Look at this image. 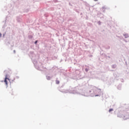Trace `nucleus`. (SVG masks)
Instances as JSON below:
<instances>
[{
    "label": "nucleus",
    "instance_id": "1",
    "mask_svg": "<svg viewBox=\"0 0 129 129\" xmlns=\"http://www.w3.org/2000/svg\"><path fill=\"white\" fill-rule=\"evenodd\" d=\"M7 80H9V78H6L5 79V81H4V82H5V84L7 85V86H8V81Z\"/></svg>",
    "mask_w": 129,
    "mask_h": 129
},
{
    "label": "nucleus",
    "instance_id": "2",
    "mask_svg": "<svg viewBox=\"0 0 129 129\" xmlns=\"http://www.w3.org/2000/svg\"><path fill=\"white\" fill-rule=\"evenodd\" d=\"M59 83H60V81L58 80H56V84H59Z\"/></svg>",
    "mask_w": 129,
    "mask_h": 129
},
{
    "label": "nucleus",
    "instance_id": "3",
    "mask_svg": "<svg viewBox=\"0 0 129 129\" xmlns=\"http://www.w3.org/2000/svg\"><path fill=\"white\" fill-rule=\"evenodd\" d=\"M47 80H51V77H47Z\"/></svg>",
    "mask_w": 129,
    "mask_h": 129
},
{
    "label": "nucleus",
    "instance_id": "4",
    "mask_svg": "<svg viewBox=\"0 0 129 129\" xmlns=\"http://www.w3.org/2000/svg\"><path fill=\"white\" fill-rule=\"evenodd\" d=\"M113 111V109H110L109 110V112H111V111Z\"/></svg>",
    "mask_w": 129,
    "mask_h": 129
},
{
    "label": "nucleus",
    "instance_id": "5",
    "mask_svg": "<svg viewBox=\"0 0 129 129\" xmlns=\"http://www.w3.org/2000/svg\"><path fill=\"white\" fill-rule=\"evenodd\" d=\"M38 43V41H36L35 42V44H37Z\"/></svg>",
    "mask_w": 129,
    "mask_h": 129
},
{
    "label": "nucleus",
    "instance_id": "6",
    "mask_svg": "<svg viewBox=\"0 0 129 129\" xmlns=\"http://www.w3.org/2000/svg\"><path fill=\"white\" fill-rule=\"evenodd\" d=\"M2 37V34L0 33V38Z\"/></svg>",
    "mask_w": 129,
    "mask_h": 129
},
{
    "label": "nucleus",
    "instance_id": "7",
    "mask_svg": "<svg viewBox=\"0 0 129 129\" xmlns=\"http://www.w3.org/2000/svg\"><path fill=\"white\" fill-rule=\"evenodd\" d=\"M95 2H97L98 0H94Z\"/></svg>",
    "mask_w": 129,
    "mask_h": 129
},
{
    "label": "nucleus",
    "instance_id": "8",
    "mask_svg": "<svg viewBox=\"0 0 129 129\" xmlns=\"http://www.w3.org/2000/svg\"><path fill=\"white\" fill-rule=\"evenodd\" d=\"M95 96H98V95H96Z\"/></svg>",
    "mask_w": 129,
    "mask_h": 129
},
{
    "label": "nucleus",
    "instance_id": "9",
    "mask_svg": "<svg viewBox=\"0 0 129 129\" xmlns=\"http://www.w3.org/2000/svg\"><path fill=\"white\" fill-rule=\"evenodd\" d=\"M86 71H87V70H86Z\"/></svg>",
    "mask_w": 129,
    "mask_h": 129
},
{
    "label": "nucleus",
    "instance_id": "10",
    "mask_svg": "<svg viewBox=\"0 0 129 129\" xmlns=\"http://www.w3.org/2000/svg\"><path fill=\"white\" fill-rule=\"evenodd\" d=\"M86 71H87V70H86Z\"/></svg>",
    "mask_w": 129,
    "mask_h": 129
},
{
    "label": "nucleus",
    "instance_id": "11",
    "mask_svg": "<svg viewBox=\"0 0 129 129\" xmlns=\"http://www.w3.org/2000/svg\"><path fill=\"white\" fill-rule=\"evenodd\" d=\"M124 119H126V118H125Z\"/></svg>",
    "mask_w": 129,
    "mask_h": 129
}]
</instances>
